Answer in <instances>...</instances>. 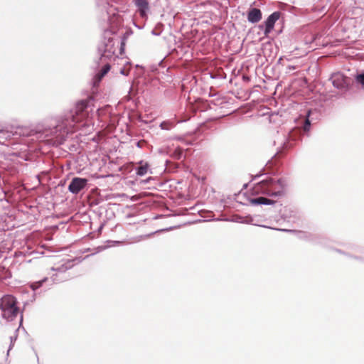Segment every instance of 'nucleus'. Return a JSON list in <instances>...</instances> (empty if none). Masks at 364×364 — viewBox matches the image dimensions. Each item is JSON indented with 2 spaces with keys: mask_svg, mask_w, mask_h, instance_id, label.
Wrapping results in <instances>:
<instances>
[{
  "mask_svg": "<svg viewBox=\"0 0 364 364\" xmlns=\"http://www.w3.org/2000/svg\"><path fill=\"white\" fill-rule=\"evenodd\" d=\"M16 299L11 295H6L0 300V309L2 316L8 320H13L19 314Z\"/></svg>",
  "mask_w": 364,
  "mask_h": 364,
  "instance_id": "nucleus-1",
  "label": "nucleus"
},
{
  "mask_svg": "<svg viewBox=\"0 0 364 364\" xmlns=\"http://www.w3.org/2000/svg\"><path fill=\"white\" fill-rule=\"evenodd\" d=\"M276 185V181L269 178L257 183L254 187V191L256 193L266 194L269 196H277L281 194V191L275 190Z\"/></svg>",
  "mask_w": 364,
  "mask_h": 364,
  "instance_id": "nucleus-2",
  "label": "nucleus"
},
{
  "mask_svg": "<svg viewBox=\"0 0 364 364\" xmlns=\"http://www.w3.org/2000/svg\"><path fill=\"white\" fill-rule=\"evenodd\" d=\"M87 183V180L86 178L75 177L72 179L70 185L68 186V190L72 193L77 194L86 186Z\"/></svg>",
  "mask_w": 364,
  "mask_h": 364,
  "instance_id": "nucleus-3",
  "label": "nucleus"
},
{
  "mask_svg": "<svg viewBox=\"0 0 364 364\" xmlns=\"http://www.w3.org/2000/svg\"><path fill=\"white\" fill-rule=\"evenodd\" d=\"M87 100H81L78 102L76 105L75 107V114L73 115L72 120L74 122H78L81 120L82 117H80V115H82L84 110L87 107Z\"/></svg>",
  "mask_w": 364,
  "mask_h": 364,
  "instance_id": "nucleus-4",
  "label": "nucleus"
},
{
  "mask_svg": "<svg viewBox=\"0 0 364 364\" xmlns=\"http://www.w3.org/2000/svg\"><path fill=\"white\" fill-rule=\"evenodd\" d=\"M280 12L275 11L267 18V21H265L264 33L266 35L268 34L273 29L275 22L280 17Z\"/></svg>",
  "mask_w": 364,
  "mask_h": 364,
  "instance_id": "nucleus-5",
  "label": "nucleus"
},
{
  "mask_svg": "<svg viewBox=\"0 0 364 364\" xmlns=\"http://www.w3.org/2000/svg\"><path fill=\"white\" fill-rule=\"evenodd\" d=\"M247 19L251 23L259 22L262 19V12L259 9H251L247 14Z\"/></svg>",
  "mask_w": 364,
  "mask_h": 364,
  "instance_id": "nucleus-6",
  "label": "nucleus"
},
{
  "mask_svg": "<svg viewBox=\"0 0 364 364\" xmlns=\"http://www.w3.org/2000/svg\"><path fill=\"white\" fill-rule=\"evenodd\" d=\"M251 202L252 204H255V205H261V204L272 205L275 203V200H272V199H269V198H267L264 197H259V198L252 199L251 200Z\"/></svg>",
  "mask_w": 364,
  "mask_h": 364,
  "instance_id": "nucleus-7",
  "label": "nucleus"
},
{
  "mask_svg": "<svg viewBox=\"0 0 364 364\" xmlns=\"http://www.w3.org/2000/svg\"><path fill=\"white\" fill-rule=\"evenodd\" d=\"M136 4L139 7L141 16H145L146 10L149 9L147 0H136Z\"/></svg>",
  "mask_w": 364,
  "mask_h": 364,
  "instance_id": "nucleus-8",
  "label": "nucleus"
},
{
  "mask_svg": "<svg viewBox=\"0 0 364 364\" xmlns=\"http://www.w3.org/2000/svg\"><path fill=\"white\" fill-rule=\"evenodd\" d=\"M110 65L106 64L102 70L95 75V81L100 82L102 77L109 71Z\"/></svg>",
  "mask_w": 364,
  "mask_h": 364,
  "instance_id": "nucleus-9",
  "label": "nucleus"
},
{
  "mask_svg": "<svg viewBox=\"0 0 364 364\" xmlns=\"http://www.w3.org/2000/svg\"><path fill=\"white\" fill-rule=\"evenodd\" d=\"M140 164L137 168L136 173L139 176H144L147 173L149 165L147 164H142L141 162Z\"/></svg>",
  "mask_w": 364,
  "mask_h": 364,
  "instance_id": "nucleus-10",
  "label": "nucleus"
},
{
  "mask_svg": "<svg viewBox=\"0 0 364 364\" xmlns=\"http://www.w3.org/2000/svg\"><path fill=\"white\" fill-rule=\"evenodd\" d=\"M340 80H342L343 81L344 79L343 77V76H338L337 78H335L333 81V84L334 86L337 87H343V84L341 82H338V81Z\"/></svg>",
  "mask_w": 364,
  "mask_h": 364,
  "instance_id": "nucleus-11",
  "label": "nucleus"
},
{
  "mask_svg": "<svg viewBox=\"0 0 364 364\" xmlns=\"http://www.w3.org/2000/svg\"><path fill=\"white\" fill-rule=\"evenodd\" d=\"M294 53V56L293 58H298L299 56L306 55L307 54L306 51L303 52L302 53H299V48L296 47L294 50L291 51Z\"/></svg>",
  "mask_w": 364,
  "mask_h": 364,
  "instance_id": "nucleus-12",
  "label": "nucleus"
},
{
  "mask_svg": "<svg viewBox=\"0 0 364 364\" xmlns=\"http://www.w3.org/2000/svg\"><path fill=\"white\" fill-rule=\"evenodd\" d=\"M356 81L364 86V74H360L356 76Z\"/></svg>",
  "mask_w": 364,
  "mask_h": 364,
  "instance_id": "nucleus-13",
  "label": "nucleus"
},
{
  "mask_svg": "<svg viewBox=\"0 0 364 364\" xmlns=\"http://www.w3.org/2000/svg\"><path fill=\"white\" fill-rule=\"evenodd\" d=\"M309 127H310V122L309 120L307 119L306 120V122H305V124H304V129L305 131H307L309 129Z\"/></svg>",
  "mask_w": 364,
  "mask_h": 364,
  "instance_id": "nucleus-14",
  "label": "nucleus"
},
{
  "mask_svg": "<svg viewBox=\"0 0 364 364\" xmlns=\"http://www.w3.org/2000/svg\"><path fill=\"white\" fill-rule=\"evenodd\" d=\"M296 68H297L296 66L289 65V66H287V69L290 71L291 70L296 69Z\"/></svg>",
  "mask_w": 364,
  "mask_h": 364,
  "instance_id": "nucleus-15",
  "label": "nucleus"
},
{
  "mask_svg": "<svg viewBox=\"0 0 364 364\" xmlns=\"http://www.w3.org/2000/svg\"><path fill=\"white\" fill-rule=\"evenodd\" d=\"M121 46H124V41L122 42Z\"/></svg>",
  "mask_w": 364,
  "mask_h": 364,
  "instance_id": "nucleus-16",
  "label": "nucleus"
},
{
  "mask_svg": "<svg viewBox=\"0 0 364 364\" xmlns=\"http://www.w3.org/2000/svg\"><path fill=\"white\" fill-rule=\"evenodd\" d=\"M121 73H122L124 75L125 74L123 70H121Z\"/></svg>",
  "mask_w": 364,
  "mask_h": 364,
  "instance_id": "nucleus-17",
  "label": "nucleus"
}]
</instances>
